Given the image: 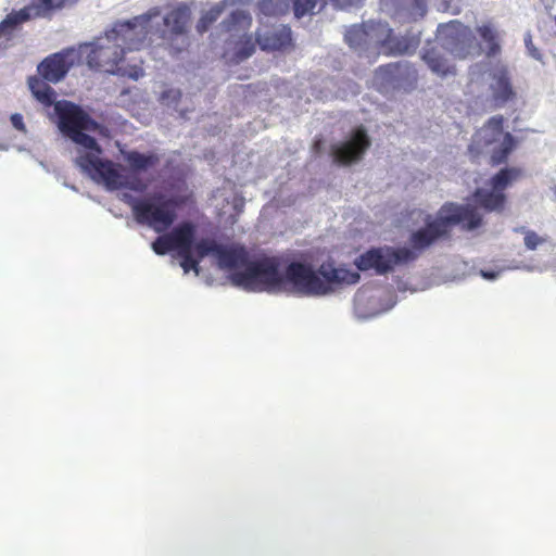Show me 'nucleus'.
<instances>
[{
	"label": "nucleus",
	"instance_id": "obj_28",
	"mask_svg": "<svg viewBox=\"0 0 556 556\" xmlns=\"http://www.w3.org/2000/svg\"><path fill=\"white\" fill-rule=\"evenodd\" d=\"M291 8V0H261L260 9L265 15H280Z\"/></svg>",
	"mask_w": 556,
	"mask_h": 556
},
{
	"label": "nucleus",
	"instance_id": "obj_35",
	"mask_svg": "<svg viewBox=\"0 0 556 556\" xmlns=\"http://www.w3.org/2000/svg\"><path fill=\"white\" fill-rule=\"evenodd\" d=\"M11 123L13 125V127L22 132H26V127H25V124L23 122V116L18 113H15V114H12L11 115Z\"/></svg>",
	"mask_w": 556,
	"mask_h": 556
},
{
	"label": "nucleus",
	"instance_id": "obj_15",
	"mask_svg": "<svg viewBox=\"0 0 556 556\" xmlns=\"http://www.w3.org/2000/svg\"><path fill=\"white\" fill-rule=\"evenodd\" d=\"M190 9L186 4L178 5L165 16H161L159 13V17L153 20L154 34H159L161 37L164 36L165 30L161 28V24H163L170 30L172 35L180 40L177 50L181 51L188 45L186 34L190 24Z\"/></svg>",
	"mask_w": 556,
	"mask_h": 556
},
{
	"label": "nucleus",
	"instance_id": "obj_13",
	"mask_svg": "<svg viewBox=\"0 0 556 556\" xmlns=\"http://www.w3.org/2000/svg\"><path fill=\"white\" fill-rule=\"evenodd\" d=\"M194 253L200 258L208 255L217 258L218 267L223 269L245 268L253 263L248 258V252L243 247H224L212 239H201L194 244Z\"/></svg>",
	"mask_w": 556,
	"mask_h": 556
},
{
	"label": "nucleus",
	"instance_id": "obj_4",
	"mask_svg": "<svg viewBox=\"0 0 556 556\" xmlns=\"http://www.w3.org/2000/svg\"><path fill=\"white\" fill-rule=\"evenodd\" d=\"M483 225V217L477 207L471 204L444 203L439 208L438 217L426 226L412 232L407 251L419 255L434 244L438 240L447 238L450 227L460 226L466 231H473Z\"/></svg>",
	"mask_w": 556,
	"mask_h": 556
},
{
	"label": "nucleus",
	"instance_id": "obj_7",
	"mask_svg": "<svg viewBox=\"0 0 556 556\" xmlns=\"http://www.w3.org/2000/svg\"><path fill=\"white\" fill-rule=\"evenodd\" d=\"M281 261L277 256H262L230 274L231 285L247 292H268L281 283Z\"/></svg>",
	"mask_w": 556,
	"mask_h": 556
},
{
	"label": "nucleus",
	"instance_id": "obj_37",
	"mask_svg": "<svg viewBox=\"0 0 556 556\" xmlns=\"http://www.w3.org/2000/svg\"><path fill=\"white\" fill-rule=\"evenodd\" d=\"M254 48L251 47L249 50L240 51V58L241 59H248L253 53Z\"/></svg>",
	"mask_w": 556,
	"mask_h": 556
},
{
	"label": "nucleus",
	"instance_id": "obj_9",
	"mask_svg": "<svg viewBox=\"0 0 556 556\" xmlns=\"http://www.w3.org/2000/svg\"><path fill=\"white\" fill-rule=\"evenodd\" d=\"M419 255L406 247L392 248L380 247L370 248L362 255L357 256L356 268L359 271L374 270L376 275L391 273L395 267L415 262Z\"/></svg>",
	"mask_w": 556,
	"mask_h": 556
},
{
	"label": "nucleus",
	"instance_id": "obj_2",
	"mask_svg": "<svg viewBox=\"0 0 556 556\" xmlns=\"http://www.w3.org/2000/svg\"><path fill=\"white\" fill-rule=\"evenodd\" d=\"M94 184L108 190H121V200L128 204L134 219L139 225L148 226L162 233L174 224L175 202L161 193H154L143 199H136L130 192L142 194L148 182L142 176H89Z\"/></svg>",
	"mask_w": 556,
	"mask_h": 556
},
{
	"label": "nucleus",
	"instance_id": "obj_40",
	"mask_svg": "<svg viewBox=\"0 0 556 556\" xmlns=\"http://www.w3.org/2000/svg\"><path fill=\"white\" fill-rule=\"evenodd\" d=\"M483 277L493 278L494 274H492V273H483Z\"/></svg>",
	"mask_w": 556,
	"mask_h": 556
},
{
	"label": "nucleus",
	"instance_id": "obj_20",
	"mask_svg": "<svg viewBox=\"0 0 556 556\" xmlns=\"http://www.w3.org/2000/svg\"><path fill=\"white\" fill-rule=\"evenodd\" d=\"M516 176H493V190L476 189L475 203L485 212H500L505 204V195L500 191Z\"/></svg>",
	"mask_w": 556,
	"mask_h": 556
},
{
	"label": "nucleus",
	"instance_id": "obj_38",
	"mask_svg": "<svg viewBox=\"0 0 556 556\" xmlns=\"http://www.w3.org/2000/svg\"><path fill=\"white\" fill-rule=\"evenodd\" d=\"M497 174L504 175V174H513V173L509 172L507 168H502V169H500V172Z\"/></svg>",
	"mask_w": 556,
	"mask_h": 556
},
{
	"label": "nucleus",
	"instance_id": "obj_17",
	"mask_svg": "<svg viewBox=\"0 0 556 556\" xmlns=\"http://www.w3.org/2000/svg\"><path fill=\"white\" fill-rule=\"evenodd\" d=\"M473 31L479 37L481 54L490 60L502 54L506 33L496 23L490 20L481 21L477 23Z\"/></svg>",
	"mask_w": 556,
	"mask_h": 556
},
{
	"label": "nucleus",
	"instance_id": "obj_29",
	"mask_svg": "<svg viewBox=\"0 0 556 556\" xmlns=\"http://www.w3.org/2000/svg\"><path fill=\"white\" fill-rule=\"evenodd\" d=\"M180 257V267L184 269V273L188 274L193 271L194 274L200 273V262L203 257H199L195 255L194 251L180 253L178 254Z\"/></svg>",
	"mask_w": 556,
	"mask_h": 556
},
{
	"label": "nucleus",
	"instance_id": "obj_8",
	"mask_svg": "<svg viewBox=\"0 0 556 556\" xmlns=\"http://www.w3.org/2000/svg\"><path fill=\"white\" fill-rule=\"evenodd\" d=\"M437 38L440 41L441 48L456 59L465 60L481 55V47L475 31L459 21L440 24L437 30Z\"/></svg>",
	"mask_w": 556,
	"mask_h": 556
},
{
	"label": "nucleus",
	"instance_id": "obj_27",
	"mask_svg": "<svg viewBox=\"0 0 556 556\" xmlns=\"http://www.w3.org/2000/svg\"><path fill=\"white\" fill-rule=\"evenodd\" d=\"M325 4L326 0H291L294 15L298 18L318 13Z\"/></svg>",
	"mask_w": 556,
	"mask_h": 556
},
{
	"label": "nucleus",
	"instance_id": "obj_39",
	"mask_svg": "<svg viewBox=\"0 0 556 556\" xmlns=\"http://www.w3.org/2000/svg\"><path fill=\"white\" fill-rule=\"evenodd\" d=\"M320 146H321V142L320 141H316L315 144H314L315 150L319 151L320 150Z\"/></svg>",
	"mask_w": 556,
	"mask_h": 556
},
{
	"label": "nucleus",
	"instance_id": "obj_3",
	"mask_svg": "<svg viewBox=\"0 0 556 556\" xmlns=\"http://www.w3.org/2000/svg\"><path fill=\"white\" fill-rule=\"evenodd\" d=\"M358 274L345 268H334L330 263H323L317 271L308 264L291 262L283 271L280 286L268 293H293L301 296H318L331 292V285H355Z\"/></svg>",
	"mask_w": 556,
	"mask_h": 556
},
{
	"label": "nucleus",
	"instance_id": "obj_16",
	"mask_svg": "<svg viewBox=\"0 0 556 556\" xmlns=\"http://www.w3.org/2000/svg\"><path fill=\"white\" fill-rule=\"evenodd\" d=\"M79 62V52L75 48L65 49L46 58L38 65V73L48 83L56 84Z\"/></svg>",
	"mask_w": 556,
	"mask_h": 556
},
{
	"label": "nucleus",
	"instance_id": "obj_30",
	"mask_svg": "<svg viewBox=\"0 0 556 556\" xmlns=\"http://www.w3.org/2000/svg\"><path fill=\"white\" fill-rule=\"evenodd\" d=\"M228 2H230V0H225L224 2L217 3L211 8L202 17L201 25H199V27H201L202 30H205L207 25L214 23L220 16ZM231 2H233V0H231Z\"/></svg>",
	"mask_w": 556,
	"mask_h": 556
},
{
	"label": "nucleus",
	"instance_id": "obj_24",
	"mask_svg": "<svg viewBox=\"0 0 556 556\" xmlns=\"http://www.w3.org/2000/svg\"><path fill=\"white\" fill-rule=\"evenodd\" d=\"M124 161L135 170L154 169L160 163V159L154 153H140L137 151L123 152Z\"/></svg>",
	"mask_w": 556,
	"mask_h": 556
},
{
	"label": "nucleus",
	"instance_id": "obj_32",
	"mask_svg": "<svg viewBox=\"0 0 556 556\" xmlns=\"http://www.w3.org/2000/svg\"><path fill=\"white\" fill-rule=\"evenodd\" d=\"M525 45H526L527 52L531 58H533L538 61H542V54L540 53L539 49L533 45L532 37L530 34H526Z\"/></svg>",
	"mask_w": 556,
	"mask_h": 556
},
{
	"label": "nucleus",
	"instance_id": "obj_6",
	"mask_svg": "<svg viewBox=\"0 0 556 556\" xmlns=\"http://www.w3.org/2000/svg\"><path fill=\"white\" fill-rule=\"evenodd\" d=\"M503 116H492L473 136L468 147L472 159L489 155L492 164H501L515 147L513 136L503 130Z\"/></svg>",
	"mask_w": 556,
	"mask_h": 556
},
{
	"label": "nucleus",
	"instance_id": "obj_12",
	"mask_svg": "<svg viewBox=\"0 0 556 556\" xmlns=\"http://www.w3.org/2000/svg\"><path fill=\"white\" fill-rule=\"evenodd\" d=\"M417 80V72L406 62L380 66L374 75L372 86L381 93L395 90H408Z\"/></svg>",
	"mask_w": 556,
	"mask_h": 556
},
{
	"label": "nucleus",
	"instance_id": "obj_18",
	"mask_svg": "<svg viewBox=\"0 0 556 556\" xmlns=\"http://www.w3.org/2000/svg\"><path fill=\"white\" fill-rule=\"evenodd\" d=\"M369 144L366 131L363 128H358L350 139L333 144L331 147V155L340 164H352L362 159Z\"/></svg>",
	"mask_w": 556,
	"mask_h": 556
},
{
	"label": "nucleus",
	"instance_id": "obj_26",
	"mask_svg": "<svg viewBox=\"0 0 556 556\" xmlns=\"http://www.w3.org/2000/svg\"><path fill=\"white\" fill-rule=\"evenodd\" d=\"M345 41L353 49L368 48L367 26L353 25L345 33Z\"/></svg>",
	"mask_w": 556,
	"mask_h": 556
},
{
	"label": "nucleus",
	"instance_id": "obj_14",
	"mask_svg": "<svg viewBox=\"0 0 556 556\" xmlns=\"http://www.w3.org/2000/svg\"><path fill=\"white\" fill-rule=\"evenodd\" d=\"M195 226L191 222H182L169 232L163 233L155 238L152 242V251L155 255L164 256L172 251L176 254H184L187 252H194Z\"/></svg>",
	"mask_w": 556,
	"mask_h": 556
},
{
	"label": "nucleus",
	"instance_id": "obj_25",
	"mask_svg": "<svg viewBox=\"0 0 556 556\" xmlns=\"http://www.w3.org/2000/svg\"><path fill=\"white\" fill-rule=\"evenodd\" d=\"M251 24V16L244 10H235L230 13L229 17L224 20L222 26L227 31H243L249 28Z\"/></svg>",
	"mask_w": 556,
	"mask_h": 556
},
{
	"label": "nucleus",
	"instance_id": "obj_23",
	"mask_svg": "<svg viewBox=\"0 0 556 556\" xmlns=\"http://www.w3.org/2000/svg\"><path fill=\"white\" fill-rule=\"evenodd\" d=\"M421 59L432 73L441 77L455 73L453 63L437 47L424 48Z\"/></svg>",
	"mask_w": 556,
	"mask_h": 556
},
{
	"label": "nucleus",
	"instance_id": "obj_36",
	"mask_svg": "<svg viewBox=\"0 0 556 556\" xmlns=\"http://www.w3.org/2000/svg\"><path fill=\"white\" fill-rule=\"evenodd\" d=\"M434 5L437 7V9L439 11H442V12L451 11L453 13H456V11L452 9L450 0H435Z\"/></svg>",
	"mask_w": 556,
	"mask_h": 556
},
{
	"label": "nucleus",
	"instance_id": "obj_22",
	"mask_svg": "<svg viewBox=\"0 0 556 556\" xmlns=\"http://www.w3.org/2000/svg\"><path fill=\"white\" fill-rule=\"evenodd\" d=\"M257 43L262 50L274 51L288 46L291 41V29L277 26L257 33Z\"/></svg>",
	"mask_w": 556,
	"mask_h": 556
},
{
	"label": "nucleus",
	"instance_id": "obj_5",
	"mask_svg": "<svg viewBox=\"0 0 556 556\" xmlns=\"http://www.w3.org/2000/svg\"><path fill=\"white\" fill-rule=\"evenodd\" d=\"M76 51L79 52V61H85L92 70L126 76L134 80L143 76L141 67L137 65L127 67L121 64L124 49L122 43L113 40L108 30L94 40L79 45Z\"/></svg>",
	"mask_w": 556,
	"mask_h": 556
},
{
	"label": "nucleus",
	"instance_id": "obj_19",
	"mask_svg": "<svg viewBox=\"0 0 556 556\" xmlns=\"http://www.w3.org/2000/svg\"><path fill=\"white\" fill-rule=\"evenodd\" d=\"M381 8L401 22L417 21L427 12V0H381Z\"/></svg>",
	"mask_w": 556,
	"mask_h": 556
},
{
	"label": "nucleus",
	"instance_id": "obj_1",
	"mask_svg": "<svg viewBox=\"0 0 556 556\" xmlns=\"http://www.w3.org/2000/svg\"><path fill=\"white\" fill-rule=\"evenodd\" d=\"M28 86L39 102L45 105L53 104L60 131L78 146L74 159L77 167L86 174H116L111 163L102 159V149L89 135L101 131L100 125L72 102L54 101L55 92L43 78L31 77Z\"/></svg>",
	"mask_w": 556,
	"mask_h": 556
},
{
	"label": "nucleus",
	"instance_id": "obj_33",
	"mask_svg": "<svg viewBox=\"0 0 556 556\" xmlns=\"http://www.w3.org/2000/svg\"><path fill=\"white\" fill-rule=\"evenodd\" d=\"M364 0H329V2L340 10H348L358 7Z\"/></svg>",
	"mask_w": 556,
	"mask_h": 556
},
{
	"label": "nucleus",
	"instance_id": "obj_10",
	"mask_svg": "<svg viewBox=\"0 0 556 556\" xmlns=\"http://www.w3.org/2000/svg\"><path fill=\"white\" fill-rule=\"evenodd\" d=\"M155 17H159L156 9L132 20L117 21L108 33L112 35L114 41L122 43L124 52L139 50L146 46L148 36L154 34L153 20Z\"/></svg>",
	"mask_w": 556,
	"mask_h": 556
},
{
	"label": "nucleus",
	"instance_id": "obj_34",
	"mask_svg": "<svg viewBox=\"0 0 556 556\" xmlns=\"http://www.w3.org/2000/svg\"><path fill=\"white\" fill-rule=\"evenodd\" d=\"M181 97V92L178 89H169L163 93V101H165L166 104H174L177 103L178 100Z\"/></svg>",
	"mask_w": 556,
	"mask_h": 556
},
{
	"label": "nucleus",
	"instance_id": "obj_31",
	"mask_svg": "<svg viewBox=\"0 0 556 556\" xmlns=\"http://www.w3.org/2000/svg\"><path fill=\"white\" fill-rule=\"evenodd\" d=\"M520 232L525 233V247L526 249L533 251L535 250L539 244L542 243V238L536 235L534 231H526L523 228H520Z\"/></svg>",
	"mask_w": 556,
	"mask_h": 556
},
{
	"label": "nucleus",
	"instance_id": "obj_21",
	"mask_svg": "<svg viewBox=\"0 0 556 556\" xmlns=\"http://www.w3.org/2000/svg\"><path fill=\"white\" fill-rule=\"evenodd\" d=\"M490 76L492 78L490 88L496 104L506 103L514 96L507 65L503 62H496Z\"/></svg>",
	"mask_w": 556,
	"mask_h": 556
},
{
	"label": "nucleus",
	"instance_id": "obj_11",
	"mask_svg": "<svg viewBox=\"0 0 556 556\" xmlns=\"http://www.w3.org/2000/svg\"><path fill=\"white\" fill-rule=\"evenodd\" d=\"M367 37L369 47H380L381 51L390 54L413 53L420 45V31L410 30L404 37H395L392 29L383 22H368Z\"/></svg>",
	"mask_w": 556,
	"mask_h": 556
}]
</instances>
